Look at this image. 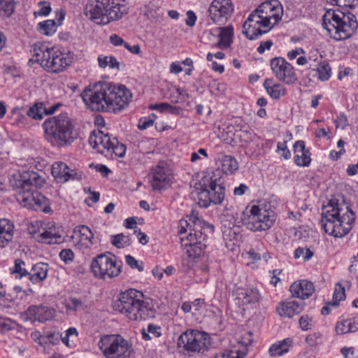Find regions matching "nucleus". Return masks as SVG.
Returning a JSON list of instances; mask_svg holds the SVG:
<instances>
[{"mask_svg": "<svg viewBox=\"0 0 358 358\" xmlns=\"http://www.w3.org/2000/svg\"><path fill=\"white\" fill-rule=\"evenodd\" d=\"M80 96L92 110L110 113L122 111L133 98L132 93L125 86L106 82L90 84Z\"/></svg>", "mask_w": 358, "mask_h": 358, "instance_id": "f257e3e1", "label": "nucleus"}, {"mask_svg": "<svg viewBox=\"0 0 358 358\" xmlns=\"http://www.w3.org/2000/svg\"><path fill=\"white\" fill-rule=\"evenodd\" d=\"M330 4L343 10H329L323 15L322 26L335 41H343L354 36L358 29L355 15L345 10L352 8L357 0H327Z\"/></svg>", "mask_w": 358, "mask_h": 358, "instance_id": "f03ea898", "label": "nucleus"}, {"mask_svg": "<svg viewBox=\"0 0 358 358\" xmlns=\"http://www.w3.org/2000/svg\"><path fill=\"white\" fill-rule=\"evenodd\" d=\"M283 8L278 0L266 1L259 5L243 24V33L250 40H255L268 33L282 19Z\"/></svg>", "mask_w": 358, "mask_h": 358, "instance_id": "7ed1b4c3", "label": "nucleus"}, {"mask_svg": "<svg viewBox=\"0 0 358 358\" xmlns=\"http://www.w3.org/2000/svg\"><path fill=\"white\" fill-rule=\"evenodd\" d=\"M356 215L343 201L331 199L322 210L321 224L324 231L335 238L346 236L352 229Z\"/></svg>", "mask_w": 358, "mask_h": 358, "instance_id": "20e7f679", "label": "nucleus"}, {"mask_svg": "<svg viewBox=\"0 0 358 358\" xmlns=\"http://www.w3.org/2000/svg\"><path fill=\"white\" fill-rule=\"evenodd\" d=\"M30 62H37L47 71L57 73L64 71L74 60V55L60 46L36 43L33 46Z\"/></svg>", "mask_w": 358, "mask_h": 358, "instance_id": "39448f33", "label": "nucleus"}, {"mask_svg": "<svg viewBox=\"0 0 358 358\" xmlns=\"http://www.w3.org/2000/svg\"><path fill=\"white\" fill-rule=\"evenodd\" d=\"M19 182L22 189L18 195V200L24 207L32 208L50 213L52 209L49 200L35 189L43 185V179L35 171L20 172Z\"/></svg>", "mask_w": 358, "mask_h": 358, "instance_id": "423d86ee", "label": "nucleus"}, {"mask_svg": "<svg viewBox=\"0 0 358 358\" xmlns=\"http://www.w3.org/2000/svg\"><path fill=\"white\" fill-rule=\"evenodd\" d=\"M116 308L127 319L133 321L145 320L152 313L143 294L135 289H127L120 294Z\"/></svg>", "mask_w": 358, "mask_h": 358, "instance_id": "0eeeda50", "label": "nucleus"}, {"mask_svg": "<svg viewBox=\"0 0 358 358\" xmlns=\"http://www.w3.org/2000/svg\"><path fill=\"white\" fill-rule=\"evenodd\" d=\"M46 138L59 146L71 145L78 136L76 123L67 114H59L43 122Z\"/></svg>", "mask_w": 358, "mask_h": 358, "instance_id": "6e6552de", "label": "nucleus"}, {"mask_svg": "<svg viewBox=\"0 0 358 358\" xmlns=\"http://www.w3.org/2000/svg\"><path fill=\"white\" fill-rule=\"evenodd\" d=\"M127 12L126 6L116 0H97L85 8L86 15L97 24H107L120 20Z\"/></svg>", "mask_w": 358, "mask_h": 358, "instance_id": "1a4fd4ad", "label": "nucleus"}, {"mask_svg": "<svg viewBox=\"0 0 358 358\" xmlns=\"http://www.w3.org/2000/svg\"><path fill=\"white\" fill-rule=\"evenodd\" d=\"M243 224L256 232L269 229L274 224L275 214L269 204L259 203L248 206L241 217Z\"/></svg>", "mask_w": 358, "mask_h": 358, "instance_id": "9d476101", "label": "nucleus"}, {"mask_svg": "<svg viewBox=\"0 0 358 358\" xmlns=\"http://www.w3.org/2000/svg\"><path fill=\"white\" fill-rule=\"evenodd\" d=\"M122 263L110 252H104L94 257L90 264L93 275L103 280H112L122 273Z\"/></svg>", "mask_w": 358, "mask_h": 358, "instance_id": "9b49d317", "label": "nucleus"}, {"mask_svg": "<svg viewBox=\"0 0 358 358\" xmlns=\"http://www.w3.org/2000/svg\"><path fill=\"white\" fill-rule=\"evenodd\" d=\"M198 200L200 206L208 208L211 203L220 204L224 199V188L217 184L210 173H204L199 180Z\"/></svg>", "mask_w": 358, "mask_h": 358, "instance_id": "f8f14e48", "label": "nucleus"}, {"mask_svg": "<svg viewBox=\"0 0 358 358\" xmlns=\"http://www.w3.org/2000/svg\"><path fill=\"white\" fill-rule=\"evenodd\" d=\"M98 346L106 358H127L131 352V345L119 334L102 336Z\"/></svg>", "mask_w": 358, "mask_h": 358, "instance_id": "ddd939ff", "label": "nucleus"}, {"mask_svg": "<svg viewBox=\"0 0 358 358\" xmlns=\"http://www.w3.org/2000/svg\"><path fill=\"white\" fill-rule=\"evenodd\" d=\"M28 230L36 240L43 243L59 244L64 241L62 227L55 222L35 221L29 225Z\"/></svg>", "mask_w": 358, "mask_h": 358, "instance_id": "4468645a", "label": "nucleus"}, {"mask_svg": "<svg viewBox=\"0 0 358 358\" xmlns=\"http://www.w3.org/2000/svg\"><path fill=\"white\" fill-rule=\"evenodd\" d=\"M91 146L103 155H115L122 157L126 152L125 146L120 143L116 137L102 131H94L89 138Z\"/></svg>", "mask_w": 358, "mask_h": 358, "instance_id": "2eb2a0df", "label": "nucleus"}, {"mask_svg": "<svg viewBox=\"0 0 358 358\" xmlns=\"http://www.w3.org/2000/svg\"><path fill=\"white\" fill-rule=\"evenodd\" d=\"M210 345L209 336L198 330L189 329L178 338V346L188 353H204Z\"/></svg>", "mask_w": 358, "mask_h": 358, "instance_id": "dca6fc26", "label": "nucleus"}, {"mask_svg": "<svg viewBox=\"0 0 358 358\" xmlns=\"http://www.w3.org/2000/svg\"><path fill=\"white\" fill-rule=\"evenodd\" d=\"M270 67L276 79L281 83L292 85L297 80L294 67L283 57L271 59Z\"/></svg>", "mask_w": 358, "mask_h": 358, "instance_id": "f3484780", "label": "nucleus"}, {"mask_svg": "<svg viewBox=\"0 0 358 358\" xmlns=\"http://www.w3.org/2000/svg\"><path fill=\"white\" fill-rule=\"evenodd\" d=\"M210 19L215 24H222L234 11L231 0H213L208 8Z\"/></svg>", "mask_w": 358, "mask_h": 358, "instance_id": "a211bd4d", "label": "nucleus"}, {"mask_svg": "<svg viewBox=\"0 0 358 358\" xmlns=\"http://www.w3.org/2000/svg\"><path fill=\"white\" fill-rule=\"evenodd\" d=\"M71 238L74 246L80 250L90 249L98 243L92 231L85 225L77 226Z\"/></svg>", "mask_w": 358, "mask_h": 358, "instance_id": "6ab92c4d", "label": "nucleus"}, {"mask_svg": "<svg viewBox=\"0 0 358 358\" xmlns=\"http://www.w3.org/2000/svg\"><path fill=\"white\" fill-rule=\"evenodd\" d=\"M172 180V172L163 164L154 167L150 176V182L155 190L166 189L170 186Z\"/></svg>", "mask_w": 358, "mask_h": 358, "instance_id": "aec40b11", "label": "nucleus"}, {"mask_svg": "<svg viewBox=\"0 0 358 358\" xmlns=\"http://www.w3.org/2000/svg\"><path fill=\"white\" fill-rule=\"evenodd\" d=\"M234 294L236 304L243 310L255 306L260 299L259 292L255 288L238 287Z\"/></svg>", "mask_w": 358, "mask_h": 358, "instance_id": "412c9836", "label": "nucleus"}, {"mask_svg": "<svg viewBox=\"0 0 358 358\" xmlns=\"http://www.w3.org/2000/svg\"><path fill=\"white\" fill-rule=\"evenodd\" d=\"M52 174L59 182H66L70 180H80L81 174L62 162H56L52 166Z\"/></svg>", "mask_w": 358, "mask_h": 358, "instance_id": "4be33fe9", "label": "nucleus"}, {"mask_svg": "<svg viewBox=\"0 0 358 358\" xmlns=\"http://www.w3.org/2000/svg\"><path fill=\"white\" fill-rule=\"evenodd\" d=\"M294 162L299 167H308L310 165L311 152L309 148L306 147L305 142L299 140L293 145Z\"/></svg>", "mask_w": 358, "mask_h": 358, "instance_id": "5701e85b", "label": "nucleus"}, {"mask_svg": "<svg viewBox=\"0 0 358 358\" xmlns=\"http://www.w3.org/2000/svg\"><path fill=\"white\" fill-rule=\"evenodd\" d=\"M289 290L294 296L301 299H306L314 292L315 286L309 280H301L292 283Z\"/></svg>", "mask_w": 358, "mask_h": 358, "instance_id": "b1692460", "label": "nucleus"}, {"mask_svg": "<svg viewBox=\"0 0 358 358\" xmlns=\"http://www.w3.org/2000/svg\"><path fill=\"white\" fill-rule=\"evenodd\" d=\"M50 312L45 306H33L29 307L22 315V317L26 321H38L43 322L49 319Z\"/></svg>", "mask_w": 358, "mask_h": 358, "instance_id": "393cba45", "label": "nucleus"}, {"mask_svg": "<svg viewBox=\"0 0 358 358\" xmlns=\"http://www.w3.org/2000/svg\"><path fill=\"white\" fill-rule=\"evenodd\" d=\"M263 87L273 99H279L287 94L286 87L282 84L275 82L273 78H266Z\"/></svg>", "mask_w": 358, "mask_h": 358, "instance_id": "a878e982", "label": "nucleus"}, {"mask_svg": "<svg viewBox=\"0 0 358 358\" xmlns=\"http://www.w3.org/2000/svg\"><path fill=\"white\" fill-rule=\"evenodd\" d=\"M292 345V340L290 338H287L271 344L268 352L272 357H280L287 353Z\"/></svg>", "mask_w": 358, "mask_h": 358, "instance_id": "bb28decb", "label": "nucleus"}, {"mask_svg": "<svg viewBox=\"0 0 358 358\" xmlns=\"http://www.w3.org/2000/svg\"><path fill=\"white\" fill-rule=\"evenodd\" d=\"M302 310V307L296 301H283L276 307L278 314L282 317H292L299 314Z\"/></svg>", "mask_w": 358, "mask_h": 358, "instance_id": "cd10ccee", "label": "nucleus"}, {"mask_svg": "<svg viewBox=\"0 0 358 358\" xmlns=\"http://www.w3.org/2000/svg\"><path fill=\"white\" fill-rule=\"evenodd\" d=\"M49 265L46 263L38 262L32 266L29 273V280L34 284L43 281L48 275Z\"/></svg>", "mask_w": 358, "mask_h": 358, "instance_id": "c85d7f7f", "label": "nucleus"}, {"mask_svg": "<svg viewBox=\"0 0 358 358\" xmlns=\"http://www.w3.org/2000/svg\"><path fill=\"white\" fill-rule=\"evenodd\" d=\"M13 237V224L7 219L0 220V246L6 245Z\"/></svg>", "mask_w": 358, "mask_h": 358, "instance_id": "c756f323", "label": "nucleus"}, {"mask_svg": "<svg viewBox=\"0 0 358 358\" xmlns=\"http://www.w3.org/2000/svg\"><path fill=\"white\" fill-rule=\"evenodd\" d=\"M311 70L315 72L317 78L322 82L329 80L332 76L331 67L327 59L319 63L318 65L311 69Z\"/></svg>", "mask_w": 358, "mask_h": 358, "instance_id": "7c9ffc66", "label": "nucleus"}, {"mask_svg": "<svg viewBox=\"0 0 358 358\" xmlns=\"http://www.w3.org/2000/svg\"><path fill=\"white\" fill-rule=\"evenodd\" d=\"M0 306L6 308H15L20 310L24 306V303L17 302L9 295H6L3 284L0 281Z\"/></svg>", "mask_w": 358, "mask_h": 358, "instance_id": "2f4dec72", "label": "nucleus"}, {"mask_svg": "<svg viewBox=\"0 0 358 358\" xmlns=\"http://www.w3.org/2000/svg\"><path fill=\"white\" fill-rule=\"evenodd\" d=\"M253 341L252 334L249 331H244L236 338V341L232 345L237 348L238 351H245V356L248 352V347Z\"/></svg>", "mask_w": 358, "mask_h": 358, "instance_id": "473e14b6", "label": "nucleus"}, {"mask_svg": "<svg viewBox=\"0 0 358 358\" xmlns=\"http://www.w3.org/2000/svg\"><path fill=\"white\" fill-rule=\"evenodd\" d=\"M206 237L198 229H193L187 236H180L182 246H188V245H197L199 243H203Z\"/></svg>", "mask_w": 358, "mask_h": 358, "instance_id": "72a5a7b5", "label": "nucleus"}, {"mask_svg": "<svg viewBox=\"0 0 358 358\" xmlns=\"http://www.w3.org/2000/svg\"><path fill=\"white\" fill-rule=\"evenodd\" d=\"M286 55L290 61L296 59V64L299 66H304L308 64L306 51L303 48L296 47L289 50Z\"/></svg>", "mask_w": 358, "mask_h": 358, "instance_id": "f704fd0d", "label": "nucleus"}, {"mask_svg": "<svg viewBox=\"0 0 358 358\" xmlns=\"http://www.w3.org/2000/svg\"><path fill=\"white\" fill-rule=\"evenodd\" d=\"M241 235L237 229L228 228L223 231V238L225 242L226 247L231 250H234L238 244Z\"/></svg>", "mask_w": 358, "mask_h": 358, "instance_id": "c9c22d12", "label": "nucleus"}, {"mask_svg": "<svg viewBox=\"0 0 358 358\" xmlns=\"http://www.w3.org/2000/svg\"><path fill=\"white\" fill-rule=\"evenodd\" d=\"M220 168L222 172L227 175L234 173L238 169V163L236 159L230 155H224L220 160Z\"/></svg>", "mask_w": 358, "mask_h": 358, "instance_id": "e433bc0d", "label": "nucleus"}, {"mask_svg": "<svg viewBox=\"0 0 358 358\" xmlns=\"http://www.w3.org/2000/svg\"><path fill=\"white\" fill-rule=\"evenodd\" d=\"M58 25L54 20H46L38 23L37 31L46 36H53L57 29Z\"/></svg>", "mask_w": 358, "mask_h": 358, "instance_id": "4c0bfd02", "label": "nucleus"}, {"mask_svg": "<svg viewBox=\"0 0 358 358\" xmlns=\"http://www.w3.org/2000/svg\"><path fill=\"white\" fill-rule=\"evenodd\" d=\"M219 36V46L221 48L228 47L231 42V37L233 36V28L231 27H225L222 28H217Z\"/></svg>", "mask_w": 358, "mask_h": 358, "instance_id": "58836bf2", "label": "nucleus"}, {"mask_svg": "<svg viewBox=\"0 0 358 358\" xmlns=\"http://www.w3.org/2000/svg\"><path fill=\"white\" fill-rule=\"evenodd\" d=\"M306 58L308 60V64L309 65V68L310 69L318 65L319 63L325 60L324 59L322 52L315 47H313L308 50L306 55Z\"/></svg>", "mask_w": 358, "mask_h": 358, "instance_id": "ea45409f", "label": "nucleus"}, {"mask_svg": "<svg viewBox=\"0 0 358 358\" xmlns=\"http://www.w3.org/2000/svg\"><path fill=\"white\" fill-rule=\"evenodd\" d=\"M141 334L143 340L150 341L153 338L161 336V327L156 324H150L147 328H143L141 330Z\"/></svg>", "mask_w": 358, "mask_h": 358, "instance_id": "a19ab883", "label": "nucleus"}, {"mask_svg": "<svg viewBox=\"0 0 358 358\" xmlns=\"http://www.w3.org/2000/svg\"><path fill=\"white\" fill-rule=\"evenodd\" d=\"M97 60L99 66L101 69H106V67H108L110 69L117 70L120 69V64L113 56H106L101 55L98 57Z\"/></svg>", "mask_w": 358, "mask_h": 358, "instance_id": "79ce46f5", "label": "nucleus"}, {"mask_svg": "<svg viewBox=\"0 0 358 358\" xmlns=\"http://www.w3.org/2000/svg\"><path fill=\"white\" fill-rule=\"evenodd\" d=\"M78 336L77 329L75 327H70L65 331L64 336L61 334V341L66 347L73 348Z\"/></svg>", "mask_w": 358, "mask_h": 358, "instance_id": "37998d69", "label": "nucleus"}, {"mask_svg": "<svg viewBox=\"0 0 358 358\" xmlns=\"http://www.w3.org/2000/svg\"><path fill=\"white\" fill-rule=\"evenodd\" d=\"M110 243L117 248H124L128 247L131 243V239L129 235L119 234L110 236Z\"/></svg>", "mask_w": 358, "mask_h": 358, "instance_id": "c03bdc74", "label": "nucleus"}, {"mask_svg": "<svg viewBox=\"0 0 358 358\" xmlns=\"http://www.w3.org/2000/svg\"><path fill=\"white\" fill-rule=\"evenodd\" d=\"M245 351H238L236 347L231 346L229 349L224 350L215 354L213 358H245Z\"/></svg>", "mask_w": 358, "mask_h": 358, "instance_id": "a18cd8bd", "label": "nucleus"}, {"mask_svg": "<svg viewBox=\"0 0 358 358\" xmlns=\"http://www.w3.org/2000/svg\"><path fill=\"white\" fill-rule=\"evenodd\" d=\"M61 341V334L57 331H50L45 334L43 352L49 353L50 345H57Z\"/></svg>", "mask_w": 358, "mask_h": 358, "instance_id": "49530a36", "label": "nucleus"}, {"mask_svg": "<svg viewBox=\"0 0 358 358\" xmlns=\"http://www.w3.org/2000/svg\"><path fill=\"white\" fill-rule=\"evenodd\" d=\"M187 255L192 259L199 257L204 251L206 244L204 243H198L197 245H188V246H182Z\"/></svg>", "mask_w": 358, "mask_h": 358, "instance_id": "de8ad7c7", "label": "nucleus"}, {"mask_svg": "<svg viewBox=\"0 0 358 358\" xmlns=\"http://www.w3.org/2000/svg\"><path fill=\"white\" fill-rule=\"evenodd\" d=\"M14 0H0V15L9 17L15 10Z\"/></svg>", "mask_w": 358, "mask_h": 358, "instance_id": "09e8293b", "label": "nucleus"}, {"mask_svg": "<svg viewBox=\"0 0 358 358\" xmlns=\"http://www.w3.org/2000/svg\"><path fill=\"white\" fill-rule=\"evenodd\" d=\"M37 6L38 10L34 12V16L37 17H47L52 11L51 4L47 1H40L38 2Z\"/></svg>", "mask_w": 358, "mask_h": 358, "instance_id": "8fccbe9b", "label": "nucleus"}, {"mask_svg": "<svg viewBox=\"0 0 358 358\" xmlns=\"http://www.w3.org/2000/svg\"><path fill=\"white\" fill-rule=\"evenodd\" d=\"M25 263L21 259H16L13 268H10L11 273L15 275L16 278H21L29 275V272L24 268Z\"/></svg>", "mask_w": 358, "mask_h": 358, "instance_id": "3c124183", "label": "nucleus"}, {"mask_svg": "<svg viewBox=\"0 0 358 358\" xmlns=\"http://www.w3.org/2000/svg\"><path fill=\"white\" fill-rule=\"evenodd\" d=\"M345 299V287L341 284L337 283L334 287V292L332 297V305L336 306Z\"/></svg>", "mask_w": 358, "mask_h": 358, "instance_id": "603ef678", "label": "nucleus"}, {"mask_svg": "<svg viewBox=\"0 0 358 358\" xmlns=\"http://www.w3.org/2000/svg\"><path fill=\"white\" fill-rule=\"evenodd\" d=\"M314 252L310 248H297L294 252L295 259H302L303 262L309 261L313 257Z\"/></svg>", "mask_w": 358, "mask_h": 358, "instance_id": "864d4df0", "label": "nucleus"}, {"mask_svg": "<svg viewBox=\"0 0 358 358\" xmlns=\"http://www.w3.org/2000/svg\"><path fill=\"white\" fill-rule=\"evenodd\" d=\"M336 331L338 334H345L352 332V326L349 318L340 319L336 325Z\"/></svg>", "mask_w": 358, "mask_h": 358, "instance_id": "5fc2aeb1", "label": "nucleus"}, {"mask_svg": "<svg viewBox=\"0 0 358 358\" xmlns=\"http://www.w3.org/2000/svg\"><path fill=\"white\" fill-rule=\"evenodd\" d=\"M148 108L152 110H157L159 113H174L176 111V107L171 106L168 103H153L150 104L148 106Z\"/></svg>", "mask_w": 358, "mask_h": 358, "instance_id": "6e6d98bb", "label": "nucleus"}, {"mask_svg": "<svg viewBox=\"0 0 358 358\" xmlns=\"http://www.w3.org/2000/svg\"><path fill=\"white\" fill-rule=\"evenodd\" d=\"M126 264L132 269H136L139 272L144 271V264L142 261L136 259L133 256L127 255L124 257Z\"/></svg>", "mask_w": 358, "mask_h": 358, "instance_id": "4d7b16f0", "label": "nucleus"}, {"mask_svg": "<svg viewBox=\"0 0 358 358\" xmlns=\"http://www.w3.org/2000/svg\"><path fill=\"white\" fill-rule=\"evenodd\" d=\"M275 152L280 155L282 159L288 160L292 157L291 152L287 145V141L278 142Z\"/></svg>", "mask_w": 358, "mask_h": 358, "instance_id": "13d9d810", "label": "nucleus"}, {"mask_svg": "<svg viewBox=\"0 0 358 358\" xmlns=\"http://www.w3.org/2000/svg\"><path fill=\"white\" fill-rule=\"evenodd\" d=\"M43 105L36 103L29 109L27 115L35 120H41L43 117Z\"/></svg>", "mask_w": 358, "mask_h": 358, "instance_id": "bf43d9fd", "label": "nucleus"}, {"mask_svg": "<svg viewBox=\"0 0 358 358\" xmlns=\"http://www.w3.org/2000/svg\"><path fill=\"white\" fill-rule=\"evenodd\" d=\"M25 118L24 115L22 113V110L20 108L15 107L11 110L10 120H12L13 124L16 125L22 124L24 123Z\"/></svg>", "mask_w": 358, "mask_h": 358, "instance_id": "052dcab7", "label": "nucleus"}, {"mask_svg": "<svg viewBox=\"0 0 358 358\" xmlns=\"http://www.w3.org/2000/svg\"><path fill=\"white\" fill-rule=\"evenodd\" d=\"M208 154L206 149L199 148L196 152H194L191 154L190 161L192 163H198L199 162L208 159Z\"/></svg>", "mask_w": 358, "mask_h": 358, "instance_id": "680f3d73", "label": "nucleus"}, {"mask_svg": "<svg viewBox=\"0 0 358 358\" xmlns=\"http://www.w3.org/2000/svg\"><path fill=\"white\" fill-rule=\"evenodd\" d=\"M299 325L303 331H308L314 325L313 318L308 315H304L299 320Z\"/></svg>", "mask_w": 358, "mask_h": 358, "instance_id": "e2e57ef3", "label": "nucleus"}, {"mask_svg": "<svg viewBox=\"0 0 358 358\" xmlns=\"http://www.w3.org/2000/svg\"><path fill=\"white\" fill-rule=\"evenodd\" d=\"M192 224L187 220L186 218H182L179 221L178 225V233L180 234V236H185L184 234L187 232L189 230L192 231Z\"/></svg>", "mask_w": 358, "mask_h": 358, "instance_id": "0e129e2a", "label": "nucleus"}, {"mask_svg": "<svg viewBox=\"0 0 358 358\" xmlns=\"http://www.w3.org/2000/svg\"><path fill=\"white\" fill-rule=\"evenodd\" d=\"M59 257L65 264H69L74 259V253L71 249H63L59 252Z\"/></svg>", "mask_w": 358, "mask_h": 358, "instance_id": "69168bd1", "label": "nucleus"}, {"mask_svg": "<svg viewBox=\"0 0 358 358\" xmlns=\"http://www.w3.org/2000/svg\"><path fill=\"white\" fill-rule=\"evenodd\" d=\"M336 127L344 129L349 124L347 116L343 114H339L334 120Z\"/></svg>", "mask_w": 358, "mask_h": 358, "instance_id": "338daca9", "label": "nucleus"}, {"mask_svg": "<svg viewBox=\"0 0 358 358\" xmlns=\"http://www.w3.org/2000/svg\"><path fill=\"white\" fill-rule=\"evenodd\" d=\"M187 217V220L192 224L194 229L201 227L202 221L199 219L196 211L192 210L191 214Z\"/></svg>", "mask_w": 358, "mask_h": 358, "instance_id": "774afa93", "label": "nucleus"}]
</instances>
